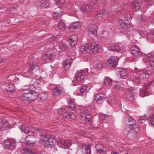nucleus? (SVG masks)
Returning <instances> with one entry per match:
<instances>
[{"label":"nucleus","instance_id":"obj_63","mask_svg":"<svg viewBox=\"0 0 154 154\" xmlns=\"http://www.w3.org/2000/svg\"><path fill=\"white\" fill-rule=\"evenodd\" d=\"M111 154H118L116 152H111Z\"/></svg>","mask_w":154,"mask_h":154},{"label":"nucleus","instance_id":"obj_10","mask_svg":"<svg viewBox=\"0 0 154 154\" xmlns=\"http://www.w3.org/2000/svg\"><path fill=\"white\" fill-rule=\"evenodd\" d=\"M72 58L69 57H68L64 61L63 63V66L64 69L68 70L70 68L71 64L72 62Z\"/></svg>","mask_w":154,"mask_h":154},{"label":"nucleus","instance_id":"obj_55","mask_svg":"<svg viewBox=\"0 0 154 154\" xmlns=\"http://www.w3.org/2000/svg\"><path fill=\"white\" fill-rule=\"evenodd\" d=\"M62 48L63 51H66L68 49V47L66 44L63 45L62 46Z\"/></svg>","mask_w":154,"mask_h":154},{"label":"nucleus","instance_id":"obj_45","mask_svg":"<svg viewBox=\"0 0 154 154\" xmlns=\"http://www.w3.org/2000/svg\"><path fill=\"white\" fill-rule=\"evenodd\" d=\"M112 83V80L108 77H105L104 80V83L106 85H109Z\"/></svg>","mask_w":154,"mask_h":154},{"label":"nucleus","instance_id":"obj_18","mask_svg":"<svg viewBox=\"0 0 154 154\" xmlns=\"http://www.w3.org/2000/svg\"><path fill=\"white\" fill-rule=\"evenodd\" d=\"M49 5L48 0H39L38 1V5L42 8H46L48 7Z\"/></svg>","mask_w":154,"mask_h":154},{"label":"nucleus","instance_id":"obj_64","mask_svg":"<svg viewBox=\"0 0 154 154\" xmlns=\"http://www.w3.org/2000/svg\"><path fill=\"white\" fill-rule=\"evenodd\" d=\"M115 102H116V100H115L111 101V102L113 103H114Z\"/></svg>","mask_w":154,"mask_h":154},{"label":"nucleus","instance_id":"obj_6","mask_svg":"<svg viewBox=\"0 0 154 154\" xmlns=\"http://www.w3.org/2000/svg\"><path fill=\"white\" fill-rule=\"evenodd\" d=\"M131 53L136 57H138L142 54V52L137 46H132L130 48Z\"/></svg>","mask_w":154,"mask_h":154},{"label":"nucleus","instance_id":"obj_62","mask_svg":"<svg viewBox=\"0 0 154 154\" xmlns=\"http://www.w3.org/2000/svg\"><path fill=\"white\" fill-rule=\"evenodd\" d=\"M91 129L95 130V129H97L98 128L97 127H91Z\"/></svg>","mask_w":154,"mask_h":154},{"label":"nucleus","instance_id":"obj_44","mask_svg":"<svg viewBox=\"0 0 154 154\" xmlns=\"http://www.w3.org/2000/svg\"><path fill=\"white\" fill-rule=\"evenodd\" d=\"M80 114L82 115H85L86 116H87L88 115H90L89 114V111L87 110L86 108H84L82 109H81V112H80L79 114L80 116Z\"/></svg>","mask_w":154,"mask_h":154},{"label":"nucleus","instance_id":"obj_15","mask_svg":"<svg viewBox=\"0 0 154 154\" xmlns=\"http://www.w3.org/2000/svg\"><path fill=\"white\" fill-rule=\"evenodd\" d=\"M25 144L27 145H32L35 143L36 140L33 135H29L25 138Z\"/></svg>","mask_w":154,"mask_h":154},{"label":"nucleus","instance_id":"obj_25","mask_svg":"<svg viewBox=\"0 0 154 154\" xmlns=\"http://www.w3.org/2000/svg\"><path fill=\"white\" fill-rule=\"evenodd\" d=\"M85 72H78L75 77V80L76 82H80L83 80L85 78Z\"/></svg>","mask_w":154,"mask_h":154},{"label":"nucleus","instance_id":"obj_20","mask_svg":"<svg viewBox=\"0 0 154 154\" xmlns=\"http://www.w3.org/2000/svg\"><path fill=\"white\" fill-rule=\"evenodd\" d=\"M147 59L149 61V64L150 66H154V53H149L147 54L146 56Z\"/></svg>","mask_w":154,"mask_h":154},{"label":"nucleus","instance_id":"obj_49","mask_svg":"<svg viewBox=\"0 0 154 154\" xmlns=\"http://www.w3.org/2000/svg\"><path fill=\"white\" fill-rule=\"evenodd\" d=\"M85 150L86 154H90L91 150L90 148V146H86L85 148Z\"/></svg>","mask_w":154,"mask_h":154},{"label":"nucleus","instance_id":"obj_37","mask_svg":"<svg viewBox=\"0 0 154 154\" xmlns=\"http://www.w3.org/2000/svg\"><path fill=\"white\" fill-rule=\"evenodd\" d=\"M147 120L148 121L149 124L154 126V113L149 115Z\"/></svg>","mask_w":154,"mask_h":154},{"label":"nucleus","instance_id":"obj_50","mask_svg":"<svg viewBox=\"0 0 154 154\" xmlns=\"http://www.w3.org/2000/svg\"><path fill=\"white\" fill-rule=\"evenodd\" d=\"M86 88H87L85 86H83L80 89V92L82 94H83L86 93Z\"/></svg>","mask_w":154,"mask_h":154},{"label":"nucleus","instance_id":"obj_38","mask_svg":"<svg viewBox=\"0 0 154 154\" xmlns=\"http://www.w3.org/2000/svg\"><path fill=\"white\" fill-rule=\"evenodd\" d=\"M94 68L97 70L101 69L102 67V63L101 61H98L94 63Z\"/></svg>","mask_w":154,"mask_h":154},{"label":"nucleus","instance_id":"obj_53","mask_svg":"<svg viewBox=\"0 0 154 154\" xmlns=\"http://www.w3.org/2000/svg\"><path fill=\"white\" fill-rule=\"evenodd\" d=\"M69 42V44L72 47H74L75 45L77 43V41H68Z\"/></svg>","mask_w":154,"mask_h":154},{"label":"nucleus","instance_id":"obj_12","mask_svg":"<svg viewBox=\"0 0 154 154\" xmlns=\"http://www.w3.org/2000/svg\"><path fill=\"white\" fill-rule=\"evenodd\" d=\"M106 97V95L103 93H101L97 94L94 97V100L98 104L103 103Z\"/></svg>","mask_w":154,"mask_h":154},{"label":"nucleus","instance_id":"obj_11","mask_svg":"<svg viewBox=\"0 0 154 154\" xmlns=\"http://www.w3.org/2000/svg\"><path fill=\"white\" fill-rule=\"evenodd\" d=\"M41 140L45 143L46 146L51 145L54 143L52 138L48 137L46 135L41 136Z\"/></svg>","mask_w":154,"mask_h":154},{"label":"nucleus","instance_id":"obj_58","mask_svg":"<svg viewBox=\"0 0 154 154\" xmlns=\"http://www.w3.org/2000/svg\"><path fill=\"white\" fill-rule=\"evenodd\" d=\"M128 2L127 0H121V4H123L121 6H123L125 5H126L128 3Z\"/></svg>","mask_w":154,"mask_h":154},{"label":"nucleus","instance_id":"obj_9","mask_svg":"<svg viewBox=\"0 0 154 154\" xmlns=\"http://www.w3.org/2000/svg\"><path fill=\"white\" fill-rule=\"evenodd\" d=\"M15 142L14 140H6L3 143V145L6 149H11L15 146Z\"/></svg>","mask_w":154,"mask_h":154},{"label":"nucleus","instance_id":"obj_52","mask_svg":"<svg viewBox=\"0 0 154 154\" xmlns=\"http://www.w3.org/2000/svg\"><path fill=\"white\" fill-rule=\"evenodd\" d=\"M65 110V108H62L61 109H57V111L58 112V113L59 115H61L63 114V112Z\"/></svg>","mask_w":154,"mask_h":154},{"label":"nucleus","instance_id":"obj_32","mask_svg":"<svg viewBox=\"0 0 154 154\" xmlns=\"http://www.w3.org/2000/svg\"><path fill=\"white\" fill-rule=\"evenodd\" d=\"M74 112H72L71 113H69L67 115H66L67 113L65 112V113L63 114V116L69 120L71 121V120L74 119L75 117V114L74 113Z\"/></svg>","mask_w":154,"mask_h":154},{"label":"nucleus","instance_id":"obj_22","mask_svg":"<svg viewBox=\"0 0 154 154\" xmlns=\"http://www.w3.org/2000/svg\"><path fill=\"white\" fill-rule=\"evenodd\" d=\"M125 122L127 125L126 128H127L134 125L136 123V121L132 118L128 116L125 119Z\"/></svg>","mask_w":154,"mask_h":154},{"label":"nucleus","instance_id":"obj_5","mask_svg":"<svg viewBox=\"0 0 154 154\" xmlns=\"http://www.w3.org/2000/svg\"><path fill=\"white\" fill-rule=\"evenodd\" d=\"M127 131L129 135L136 134L140 131L139 127L138 125L134 124L130 127L126 128Z\"/></svg>","mask_w":154,"mask_h":154},{"label":"nucleus","instance_id":"obj_17","mask_svg":"<svg viewBox=\"0 0 154 154\" xmlns=\"http://www.w3.org/2000/svg\"><path fill=\"white\" fill-rule=\"evenodd\" d=\"M108 16V12L104 10H103L98 12L96 15V17L100 19L103 18L105 19Z\"/></svg>","mask_w":154,"mask_h":154},{"label":"nucleus","instance_id":"obj_61","mask_svg":"<svg viewBox=\"0 0 154 154\" xmlns=\"http://www.w3.org/2000/svg\"><path fill=\"white\" fill-rule=\"evenodd\" d=\"M15 7L14 6H12L10 8V10H13V9H15Z\"/></svg>","mask_w":154,"mask_h":154},{"label":"nucleus","instance_id":"obj_47","mask_svg":"<svg viewBox=\"0 0 154 154\" xmlns=\"http://www.w3.org/2000/svg\"><path fill=\"white\" fill-rule=\"evenodd\" d=\"M124 88V85L122 82H120L119 84L115 86V88L119 90H121Z\"/></svg>","mask_w":154,"mask_h":154},{"label":"nucleus","instance_id":"obj_40","mask_svg":"<svg viewBox=\"0 0 154 154\" xmlns=\"http://www.w3.org/2000/svg\"><path fill=\"white\" fill-rule=\"evenodd\" d=\"M21 150L22 153L24 154H31L32 153L31 149L28 147L22 148Z\"/></svg>","mask_w":154,"mask_h":154},{"label":"nucleus","instance_id":"obj_3","mask_svg":"<svg viewBox=\"0 0 154 154\" xmlns=\"http://www.w3.org/2000/svg\"><path fill=\"white\" fill-rule=\"evenodd\" d=\"M38 82H35L34 84L31 85L29 88H28V90H24L21 91L19 94V97L20 99L22 101H25L27 100V98L30 92L34 91L33 89L35 88V85L38 84Z\"/></svg>","mask_w":154,"mask_h":154},{"label":"nucleus","instance_id":"obj_28","mask_svg":"<svg viewBox=\"0 0 154 154\" xmlns=\"http://www.w3.org/2000/svg\"><path fill=\"white\" fill-rule=\"evenodd\" d=\"M134 91L132 89H128L126 92L127 98L129 100H131L133 98Z\"/></svg>","mask_w":154,"mask_h":154},{"label":"nucleus","instance_id":"obj_23","mask_svg":"<svg viewBox=\"0 0 154 154\" xmlns=\"http://www.w3.org/2000/svg\"><path fill=\"white\" fill-rule=\"evenodd\" d=\"M97 26L94 24H90L88 27V32L90 34L95 35L97 33Z\"/></svg>","mask_w":154,"mask_h":154},{"label":"nucleus","instance_id":"obj_2","mask_svg":"<svg viewBox=\"0 0 154 154\" xmlns=\"http://www.w3.org/2000/svg\"><path fill=\"white\" fill-rule=\"evenodd\" d=\"M99 48V46L98 45L91 42L82 46L80 48V51L82 54L88 56L90 54L91 51L94 53L98 51Z\"/></svg>","mask_w":154,"mask_h":154},{"label":"nucleus","instance_id":"obj_1","mask_svg":"<svg viewBox=\"0 0 154 154\" xmlns=\"http://www.w3.org/2000/svg\"><path fill=\"white\" fill-rule=\"evenodd\" d=\"M91 2L83 5L81 8L82 12L87 16H90L93 12L95 11L96 6L99 0H91Z\"/></svg>","mask_w":154,"mask_h":154},{"label":"nucleus","instance_id":"obj_31","mask_svg":"<svg viewBox=\"0 0 154 154\" xmlns=\"http://www.w3.org/2000/svg\"><path fill=\"white\" fill-rule=\"evenodd\" d=\"M38 97L42 102H44L47 99L48 94L46 92H42L39 95Z\"/></svg>","mask_w":154,"mask_h":154},{"label":"nucleus","instance_id":"obj_42","mask_svg":"<svg viewBox=\"0 0 154 154\" xmlns=\"http://www.w3.org/2000/svg\"><path fill=\"white\" fill-rule=\"evenodd\" d=\"M131 5L133 8H135L136 10L139 9L140 6H139L138 2L136 1H135L131 3Z\"/></svg>","mask_w":154,"mask_h":154},{"label":"nucleus","instance_id":"obj_54","mask_svg":"<svg viewBox=\"0 0 154 154\" xmlns=\"http://www.w3.org/2000/svg\"><path fill=\"white\" fill-rule=\"evenodd\" d=\"M96 149V151L99 150H100L101 149H103V146L100 144H97L95 146Z\"/></svg>","mask_w":154,"mask_h":154},{"label":"nucleus","instance_id":"obj_30","mask_svg":"<svg viewBox=\"0 0 154 154\" xmlns=\"http://www.w3.org/2000/svg\"><path fill=\"white\" fill-rule=\"evenodd\" d=\"M119 21V24L122 28L126 29L130 27V24L120 19Z\"/></svg>","mask_w":154,"mask_h":154},{"label":"nucleus","instance_id":"obj_26","mask_svg":"<svg viewBox=\"0 0 154 154\" xmlns=\"http://www.w3.org/2000/svg\"><path fill=\"white\" fill-rule=\"evenodd\" d=\"M11 126L8 123H0V134L5 130L10 128Z\"/></svg>","mask_w":154,"mask_h":154},{"label":"nucleus","instance_id":"obj_59","mask_svg":"<svg viewBox=\"0 0 154 154\" xmlns=\"http://www.w3.org/2000/svg\"><path fill=\"white\" fill-rule=\"evenodd\" d=\"M33 130L35 131H40V130L38 128H36L35 127H33Z\"/></svg>","mask_w":154,"mask_h":154},{"label":"nucleus","instance_id":"obj_16","mask_svg":"<svg viewBox=\"0 0 154 154\" xmlns=\"http://www.w3.org/2000/svg\"><path fill=\"white\" fill-rule=\"evenodd\" d=\"M33 90L34 91H32L30 92L29 95L27 98V100L25 101V102L31 103L36 99L37 94L35 95H33L34 93H36L37 92L35 91V88H34Z\"/></svg>","mask_w":154,"mask_h":154},{"label":"nucleus","instance_id":"obj_43","mask_svg":"<svg viewBox=\"0 0 154 154\" xmlns=\"http://www.w3.org/2000/svg\"><path fill=\"white\" fill-rule=\"evenodd\" d=\"M29 66L30 67V68L27 71L28 73L31 72L33 70L35 69H37V68H38V66L37 65H35L34 63H30L29 64Z\"/></svg>","mask_w":154,"mask_h":154},{"label":"nucleus","instance_id":"obj_21","mask_svg":"<svg viewBox=\"0 0 154 154\" xmlns=\"http://www.w3.org/2000/svg\"><path fill=\"white\" fill-rule=\"evenodd\" d=\"M63 90L60 87L57 86L53 89V95L55 97L59 96L63 93Z\"/></svg>","mask_w":154,"mask_h":154},{"label":"nucleus","instance_id":"obj_48","mask_svg":"<svg viewBox=\"0 0 154 154\" xmlns=\"http://www.w3.org/2000/svg\"><path fill=\"white\" fill-rule=\"evenodd\" d=\"M78 40V37L77 35H72L70 37L68 40V41H77Z\"/></svg>","mask_w":154,"mask_h":154},{"label":"nucleus","instance_id":"obj_35","mask_svg":"<svg viewBox=\"0 0 154 154\" xmlns=\"http://www.w3.org/2000/svg\"><path fill=\"white\" fill-rule=\"evenodd\" d=\"M53 56V54L51 52L48 51L47 52L42 56L43 59L44 60L49 59L50 60L52 58Z\"/></svg>","mask_w":154,"mask_h":154},{"label":"nucleus","instance_id":"obj_33","mask_svg":"<svg viewBox=\"0 0 154 154\" xmlns=\"http://www.w3.org/2000/svg\"><path fill=\"white\" fill-rule=\"evenodd\" d=\"M21 131L26 134H29V133L30 129L28 127H26L24 125L22 124L19 127Z\"/></svg>","mask_w":154,"mask_h":154},{"label":"nucleus","instance_id":"obj_34","mask_svg":"<svg viewBox=\"0 0 154 154\" xmlns=\"http://www.w3.org/2000/svg\"><path fill=\"white\" fill-rule=\"evenodd\" d=\"M57 26L59 29L62 30H65L66 28L65 23L62 20L59 22L57 24Z\"/></svg>","mask_w":154,"mask_h":154},{"label":"nucleus","instance_id":"obj_36","mask_svg":"<svg viewBox=\"0 0 154 154\" xmlns=\"http://www.w3.org/2000/svg\"><path fill=\"white\" fill-rule=\"evenodd\" d=\"M100 119L103 122H107L110 119L109 116L104 114H102L100 116Z\"/></svg>","mask_w":154,"mask_h":154},{"label":"nucleus","instance_id":"obj_41","mask_svg":"<svg viewBox=\"0 0 154 154\" xmlns=\"http://www.w3.org/2000/svg\"><path fill=\"white\" fill-rule=\"evenodd\" d=\"M131 79L133 81L137 84H139L140 82V79L139 76H136L132 75L131 76Z\"/></svg>","mask_w":154,"mask_h":154},{"label":"nucleus","instance_id":"obj_39","mask_svg":"<svg viewBox=\"0 0 154 154\" xmlns=\"http://www.w3.org/2000/svg\"><path fill=\"white\" fill-rule=\"evenodd\" d=\"M60 9L59 8H57L56 10V11H54L55 13L54 14V19H57L58 18H60V17H61V15L62 14L61 12H59L58 11L60 10Z\"/></svg>","mask_w":154,"mask_h":154},{"label":"nucleus","instance_id":"obj_13","mask_svg":"<svg viewBox=\"0 0 154 154\" xmlns=\"http://www.w3.org/2000/svg\"><path fill=\"white\" fill-rule=\"evenodd\" d=\"M86 115H82L80 114V119H81L83 122V123L91 124L92 123L91 116V115H88L86 116Z\"/></svg>","mask_w":154,"mask_h":154},{"label":"nucleus","instance_id":"obj_56","mask_svg":"<svg viewBox=\"0 0 154 154\" xmlns=\"http://www.w3.org/2000/svg\"><path fill=\"white\" fill-rule=\"evenodd\" d=\"M97 154H105V152L103 149L97 151Z\"/></svg>","mask_w":154,"mask_h":154},{"label":"nucleus","instance_id":"obj_24","mask_svg":"<svg viewBox=\"0 0 154 154\" xmlns=\"http://www.w3.org/2000/svg\"><path fill=\"white\" fill-rule=\"evenodd\" d=\"M5 90L8 92L12 93L14 91V86L11 83H7L5 84Z\"/></svg>","mask_w":154,"mask_h":154},{"label":"nucleus","instance_id":"obj_51","mask_svg":"<svg viewBox=\"0 0 154 154\" xmlns=\"http://www.w3.org/2000/svg\"><path fill=\"white\" fill-rule=\"evenodd\" d=\"M55 1L57 5L59 6L60 5L61 6L63 5L65 2L64 0H55Z\"/></svg>","mask_w":154,"mask_h":154},{"label":"nucleus","instance_id":"obj_8","mask_svg":"<svg viewBox=\"0 0 154 154\" xmlns=\"http://www.w3.org/2000/svg\"><path fill=\"white\" fill-rule=\"evenodd\" d=\"M118 61V59L117 57H112L108 60L107 64L109 67H115L117 66Z\"/></svg>","mask_w":154,"mask_h":154},{"label":"nucleus","instance_id":"obj_19","mask_svg":"<svg viewBox=\"0 0 154 154\" xmlns=\"http://www.w3.org/2000/svg\"><path fill=\"white\" fill-rule=\"evenodd\" d=\"M68 109L69 111L71 112H78L77 110V107L75 105L74 103V102L71 100H69L68 101Z\"/></svg>","mask_w":154,"mask_h":154},{"label":"nucleus","instance_id":"obj_4","mask_svg":"<svg viewBox=\"0 0 154 154\" xmlns=\"http://www.w3.org/2000/svg\"><path fill=\"white\" fill-rule=\"evenodd\" d=\"M153 70L149 69L139 70L138 72L139 75L141 79H145L149 77V75L153 74Z\"/></svg>","mask_w":154,"mask_h":154},{"label":"nucleus","instance_id":"obj_57","mask_svg":"<svg viewBox=\"0 0 154 154\" xmlns=\"http://www.w3.org/2000/svg\"><path fill=\"white\" fill-rule=\"evenodd\" d=\"M56 40V38L55 36H52L49 38V41L51 42H53Z\"/></svg>","mask_w":154,"mask_h":154},{"label":"nucleus","instance_id":"obj_29","mask_svg":"<svg viewBox=\"0 0 154 154\" xmlns=\"http://www.w3.org/2000/svg\"><path fill=\"white\" fill-rule=\"evenodd\" d=\"M112 51H116L119 52H121L120 47L117 44H112L109 48Z\"/></svg>","mask_w":154,"mask_h":154},{"label":"nucleus","instance_id":"obj_7","mask_svg":"<svg viewBox=\"0 0 154 154\" xmlns=\"http://www.w3.org/2000/svg\"><path fill=\"white\" fill-rule=\"evenodd\" d=\"M57 145L61 148L67 149L69 147V143L68 140L64 139H61L57 142Z\"/></svg>","mask_w":154,"mask_h":154},{"label":"nucleus","instance_id":"obj_27","mask_svg":"<svg viewBox=\"0 0 154 154\" xmlns=\"http://www.w3.org/2000/svg\"><path fill=\"white\" fill-rule=\"evenodd\" d=\"M80 25L79 22H76L70 25L69 29L71 32H74L80 27Z\"/></svg>","mask_w":154,"mask_h":154},{"label":"nucleus","instance_id":"obj_14","mask_svg":"<svg viewBox=\"0 0 154 154\" xmlns=\"http://www.w3.org/2000/svg\"><path fill=\"white\" fill-rule=\"evenodd\" d=\"M117 76L120 78L123 79L128 75V72L122 68H119L117 69Z\"/></svg>","mask_w":154,"mask_h":154},{"label":"nucleus","instance_id":"obj_60","mask_svg":"<svg viewBox=\"0 0 154 154\" xmlns=\"http://www.w3.org/2000/svg\"><path fill=\"white\" fill-rule=\"evenodd\" d=\"M143 16H141V17L139 18L138 20L141 21H144L145 20L143 19Z\"/></svg>","mask_w":154,"mask_h":154},{"label":"nucleus","instance_id":"obj_46","mask_svg":"<svg viewBox=\"0 0 154 154\" xmlns=\"http://www.w3.org/2000/svg\"><path fill=\"white\" fill-rule=\"evenodd\" d=\"M152 83V82L151 81H150L148 83H146L144 85L142 88L143 93H146V90L148 88L150 85Z\"/></svg>","mask_w":154,"mask_h":154}]
</instances>
